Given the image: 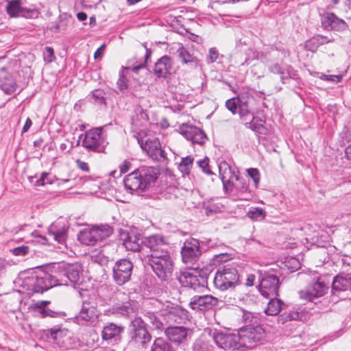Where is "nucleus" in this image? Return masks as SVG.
<instances>
[{
  "mask_svg": "<svg viewBox=\"0 0 351 351\" xmlns=\"http://www.w3.org/2000/svg\"><path fill=\"white\" fill-rule=\"evenodd\" d=\"M0 88L9 95L14 93L17 88L14 76L4 67L0 69Z\"/></svg>",
  "mask_w": 351,
  "mask_h": 351,
  "instance_id": "nucleus-26",
  "label": "nucleus"
},
{
  "mask_svg": "<svg viewBox=\"0 0 351 351\" xmlns=\"http://www.w3.org/2000/svg\"><path fill=\"white\" fill-rule=\"evenodd\" d=\"M141 149L154 160L163 162L166 160L165 152L162 149L160 141L158 138H147L145 141L142 138H138Z\"/></svg>",
  "mask_w": 351,
  "mask_h": 351,
  "instance_id": "nucleus-12",
  "label": "nucleus"
},
{
  "mask_svg": "<svg viewBox=\"0 0 351 351\" xmlns=\"http://www.w3.org/2000/svg\"><path fill=\"white\" fill-rule=\"evenodd\" d=\"M247 216L252 220L261 221L265 219L266 214L263 208H254L248 212Z\"/></svg>",
  "mask_w": 351,
  "mask_h": 351,
  "instance_id": "nucleus-46",
  "label": "nucleus"
},
{
  "mask_svg": "<svg viewBox=\"0 0 351 351\" xmlns=\"http://www.w3.org/2000/svg\"><path fill=\"white\" fill-rule=\"evenodd\" d=\"M334 38H328L326 36L316 35L305 42L304 48L309 51L315 52L321 45L334 42Z\"/></svg>",
  "mask_w": 351,
  "mask_h": 351,
  "instance_id": "nucleus-29",
  "label": "nucleus"
},
{
  "mask_svg": "<svg viewBox=\"0 0 351 351\" xmlns=\"http://www.w3.org/2000/svg\"><path fill=\"white\" fill-rule=\"evenodd\" d=\"M237 100H238V113L241 120L242 121L252 120L254 113L252 111L251 105L254 101V97L244 93L238 95Z\"/></svg>",
  "mask_w": 351,
  "mask_h": 351,
  "instance_id": "nucleus-18",
  "label": "nucleus"
},
{
  "mask_svg": "<svg viewBox=\"0 0 351 351\" xmlns=\"http://www.w3.org/2000/svg\"><path fill=\"white\" fill-rule=\"evenodd\" d=\"M158 175L156 168L143 166L125 176L124 186L131 193H142L156 182Z\"/></svg>",
  "mask_w": 351,
  "mask_h": 351,
  "instance_id": "nucleus-2",
  "label": "nucleus"
},
{
  "mask_svg": "<svg viewBox=\"0 0 351 351\" xmlns=\"http://www.w3.org/2000/svg\"><path fill=\"white\" fill-rule=\"evenodd\" d=\"M45 60L48 62H51L54 59V51L52 47H46L45 48Z\"/></svg>",
  "mask_w": 351,
  "mask_h": 351,
  "instance_id": "nucleus-56",
  "label": "nucleus"
},
{
  "mask_svg": "<svg viewBox=\"0 0 351 351\" xmlns=\"http://www.w3.org/2000/svg\"><path fill=\"white\" fill-rule=\"evenodd\" d=\"M132 164L128 160H125L122 165L119 166L120 171L121 173L128 172L131 168Z\"/></svg>",
  "mask_w": 351,
  "mask_h": 351,
  "instance_id": "nucleus-60",
  "label": "nucleus"
},
{
  "mask_svg": "<svg viewBox=\"0 0 351 351\" xmlns=\"http://www.w3.org/2000/svg\"><path fill=\"white\" fill-rule=\"evenodd\" d=\"M194 158L191 156H187L182 158L181 162L179 164V169L184 174L189 175L191 169L193 167Z\"/></svg>",
  "mask_w": 351,
  "mask_h": 351,
  "instance_id": "nucleus-44",
  "label": "nucleus"
},
{
  "mask_svg": "<svg viewBox=\"0 0 351 351\" xmlns=\"http://www.w3.org/2000/svg\"><path fill=\"white\" fill-rule=\"evenodd\" d=\"M197 166L202 171L203 173L207 175H212L213 172L209 165V158L205 157L202 160H197L196 162Z\"/></svg>",
  "mask_w": 351,
  "mask_h": 351,
  "instance_id": "nucleus-49",
  "label": "nucleus"
},
{
  "mask_svg": "<svg viewBox=\"0 0 351 351\" xmlns=\"http://www.w3.org/2000/svg\"><path fill=\"white\" fill-rule=\"evenodd\" d=\"M258 289L265 298H276L278 296L280 280L278 276L270 273L260 274Z\"/></svg>",
  "mask_w": 351,
  "mask_h": 351,
  "instance_id": "nucleus-8",
  "label": "nucleus"
},
{
  "mask_svg": "<svg viewBox=\"0 0 351 351\" xmlns=\"http://www.w3.org/2000/svg\"><path fill=\"white\" fill-rule=\"evenodd\" d=\"M197 273L201 287L204 288L207 284V280L210 274L209 269L208 268H203L200 270L197 269Z\"/></svg>",
  "mask_w": 351,
  "mask_h": 351,
  "instance_id": "nucleus-50",
  "label": "nucleus"
},
{
  "mask_svg": "<svg viewBox=\"0 0 351 351\" xmlns=\"http://www.w3.org/2000/svg\"><path fill=\"white\" fill-rule=\"evenodd\" d=\"M180 130V134L187 140L191 141L193 145L197 144L202 146L208 140L204 132L196 126L182 125Z\"/></svg>",
  "mask_w": 351,
  "mask_h": 351,
  "instance_id": "nucleus-17",
  "label": "nucleus"
},
{
  "mask_svg": "<svg viewBox=\"0 0 351 351\" xmlns=\"http://www.w3.org/2000/svg\"><path fill=\"white\" fill-rule=\"evenodd\" d=\"M124 331V327L121 325H117L114 323H107L103 328L101 335L104 340L115 339Z\"/></svg>",
  "mask_w": 351,
  "mask_h": 351,
  "instance_id": "nucleus-31",
  "label": "nucleus"
},
{
  "mask_svg": "<svg viewBox=\"0 0 351 351\" xmlns=\"http://www.w3.org/2000/svg\"><path fill=\"white\" fill-rule=\"evenodd\" d=\"M177 53L179 58L181 60L183 64H197L196 58L193 54L190 53L189 51L186 48H184L182 45L178 49Z\"/></svg>",
  "mask_w": 351,
  "mask_h": 351,
  "instance_id": "nucleus-41",
  "label": "nucleus"
},
{
  "mask_svg": "<svg viewBox=\"0 0 351 351\" xmlns=\"http://www.w3.org/2000/svg\"><path fill=\"white\" fill-rule=\"evenodd\" d=\"M50 303L49 301H38L34 304L33 308L37 309L39 313H40L43 317L50 316V317H56L57 313L50 310L49 308H46V306Z\"/></svg>",
  "mask_w": 351,
  "mask_h": 351,
  "instance_id": "nucleus-43",
  "label": "nucleus"
},
{
  "mask_svg": "<svg viewBox=\"0 0 351 351\" xmlns=\"http://www.w3.org/2000/svg\"><path fill=\"white\" fill-rule=\"evenodd\" d=\"M177 279L182 287L197 290L201 287L197 273V269H189L180 271L177 275Z\"/></svg>",
  "mask_w": 351,
  "mask_h": 351,
  "instance_id": "nucleus-21",
  "label": "nucleus"
},
{
  "mask_svg": "<svg viewBox=\"0 0 351 351\" xmlns=\"http://www.w3.org/2000/svg\"><path fill=\"white\" fill-rule=\"evenodd\" d=\"M218 167L223 189L226 193L235 190L240 193L241 199H249L252 197L253 195L246 178L236 174L226 161L221 162Z\"/></svg>",
  "mask_w": 351,
  "mask_h": 351,
  "instance_id": "nucleus-1",
  "label": "nucleus"
},
{
  "mask_svg": "<svg viewBox=\"0 0 351 351\" xmlns=\"http://www.w3.org/2000/svg\"><path fill=\"white\" fill-rule=\"evenodd\" d=\"M242 319L245 324V326L243 327L242 330H243V329H247V328L252 327L256 324V319L254 318L252 314L250 312H243Z\"/></svg>",
  "mask_w": 351,
  "mask_h": 351,
  "instance_id": "nucleus-48",
  "label": "nucleus"
},
{
  "mask_svg": "<svg viewBox=\"0 0 351 351\" xmlns=\"http://www.w3.org/2000/svg\"><path fill=\"white\" fill-rule=\"evenodd\" d=\"M193 330L183 326H168L165 329V335L167 340L177 346H186L191 341Z\"/></svg>",
  "mask_w": 351,
  "mask_h": 351,
  "instance_id": "nucleus-11",
  "label": "nucleus"
},
{
  "mask_svg": "<svg viewBox=\"0 0 351 351\" xmlns=\"http://www.w3.org/2000/svg\"><path fill=\"white\" fill-rule=\"evenodd\" d=\"M151 305L156 306V308H159L160 303L159 302L158 300H155V299H150L149 300L145 301V302H144L145 306L148 307L149 306H151Z\"/></svg>",
  "mask_w": 351,
  "mask_h": 351,
  "instance_id": "nucleus-62",
  "label": "nucleus"
},
{
  "mask_svg": "<svg viewBox=\"0 0 351 351\" xmlns=\"http://www.w3.org/2000/svg\"><path fill=\"white\" fill-rule=\"evenodd\" d=\"M206 345L200 340H196L193 346V351H206Z\"/></svg>",
  "mask_w": 351,
  "mask_h": 351,
  "instance_id": "nucleus-59",
  "label": "nucleus"
},
{
  "mask_svg": "<svg viewBox=\"0 0 351 351\" xmlns=\"http://www.w3.org/2000/svg\"><path fill=\"white\" fill-rule=\"evenodd\" d=\"M256 279V276L254 274H248L245 281V285L247 287H252L254 284V280Z\"/></svg>",
  "mask_w": 351,
  "mask_h": 351,
  "instance_id": "nucleus-63",
  "label": "nucleus"
},
{
  "mask_svg": "<svg viewBox=\"0 0 351 351\" xmlns=\"http://www.w3.org/2000/svg\"><path fill=\"white\" fill-rule=\"evenodd\" d=\"M133 263L128 258L117 261L112 267V279L114 282L122 286L131 280Z\"/></svg>",
  "mask_w": 351,
  "mask_h": 351,
  "instance_id": "nucleus-9",
  "label": "nucleus"
},
{
  "mask_svg": "<svg viewBox=\"0 0 351 351\" xmlns=\"http://www.w3.org/2000/svg\"><path fill=\"white\" fill-rule=\"evenodd\" d=\"M269 302L267 304V307L265 309V313L269 315H276L280 310L283 302L282 300L276 298H269Z\"/></svg>",
  "mask_w": 351,
  "mask_h": 351,
  "instance_id": "nucleus-38",
  "label": "nucleus"
},
{
  "mask_svg": "<svg viewBox=\"0 0 351 351\" xmlns=\"http://www.w3.org/2000/svg\"><path fill=\"white\" fill-rule=\"evenodd\" d=\"M226 107L233 114H235L238 112L239 106H238V100H237V97H233L228 99L226 101Z\"/></svg>",
  "mask_w": 351,
  "mask_h": 351,
  "instance_id": "nucleus-52",
  "label": "nucleus"
},
{
  "mask_svg": "<svg viewBox=\"0 0 351 351\" xmlns=\"http://www.w3.org/2000/svg\"><path fill=\"white\" fill-rule=\"evenodd\" d=\"M202 254L199 241L195 239L186 240L181 250L182 261L185 263H196Z\"/></svg>",
  "mask_w": 351,
  "mask_h": 351,
  "instance_id": "nucleus-15",
  "label": "nucleus"
},
{
  "mask_svg": "<svg viewBox=\"0 0 351 351\" xmlns=\"http://www.w3.org/2000/svg\"><path fill=\"white\" fill-rule=\"evenodd\" d=\"M245 125L247 128L255 132L258 134H265V131L266 130L265 127L262 123V120L261 119H256L253 115V119L252 120L248 121H243Z\"/></svg>",
  "mask_w": 351,
  "mask_h": 351,
  "instance_id": "nucleus-39",
  "label": "nucleus"
},
{
  "mask_svg": "<svg viewBox=\"0 0 351 351\" xmlns=\"http://www.w3.org/2000/svg\"><path fill=\"white\" fill-rule=\"evenodd\" d=\"M172 66L171 58L168 56L161 57L155 63L154 73L158 77H167Z\"/></svg>",
  "mask_w": 351,
  "mask_h": 351,
  "instance_id": "nucleus-27",
  "label": "nucleus"
},
{
  "mask_svg": "<svg viewBox=\"0 0 351 351\" xmlns=\"http://www.w3.org/2000/svg\"><path fill=\"white\" fill-rule=\"evenodd\" d=\"M103 128H94L85 132L82 145L95 153H103L108 144L106 139L101 135Z\"/></svg>",
  "mask_w": 351,
  "mask_h": 351,
  "instance_id": "nucleus-7",
  "label": "nucleus"
},
{
  "mask_svg": "<svg viewBox=\"0 0 351 351\" xmlns=\"http://www.w3.org/2000/svg\"><path fill=\"white\" fill-rule=\"evenodd\" d=\"M112 312L122 317H129L133 313V308L131 307L130 303L127 302L121 305L113 306Z\"/></svg>",
  "mask_w": 351,
  "mask_h": 351,
  "instance_id": "nucleus-42",
  "label": "nucleus"
},
{
  "mask_svg": "<svg viewBox=\"0 0 351 351\" xmlns=\"http://www.w3.org/2000/svg\"><path fill=\"white\" fill-rule=\"evenodd\" d=\"M105 92L102 89H95L92 91V99L95 104L102 105L106 104Z\"/></svg>",
  "mask_w": 351,
  "mask_h": 351,
  "instance_id": "nucleus-47",
  "label": "nucleus"
},
{
  "mask_svg": "<svg viewBox=\"0 0 351 351\" xmlns=\"http://www.w3.org/2000/svg\"><path fill=\"white\" fill-rule=\"evenodd\" d=\"M66 285V286H71L76 289L82 283L81 278L82 276L83 270L81 265L78 264H72L65 265Z\"/></svg>",
  "mask_w": 351,
  "mask_h": 351,
  "instance_id": "nucleus-24",
  "label": "nucleus"
},
{
  "mask_svg": "<svg viewBox=\"0 0 351 351\" xmlns=\"http://www.w3.org/2000/svg\"><path fill=\"white\" fill-rule=\"evenodd\" d=\"M213 340L219 348L224 350H235L240 347L239 337L234 334L217 332L213 335Z\"/></svg>",
  "mask_w": 351,
  "mask_h": 351,
  "instance_id": "nucleus-19",
  "label": "nucleus"
},
{
  "mask_svg": "<svg viewBox=\"0 0 351 351\" xmlns=\"http://www.w3.org/2000/svg\"><path fill=\"white\" fill-rule=\"evenodd\" d=\"M322 25L325 29L343 31L348 28L347 23L334 13H326L322 17Z\"/></svg>",
  "mask_w": 351,
  "mask_h": 351,
  "instance_id": "nucleus-23",
  "label": "nucleus"
},
{
  "mask_svg": "<svg viewBox=\"0 0 351 351\" xmlns=\"http://www.w3.org/2000/svg\"><path fill=\"white\" fill-rule=\"evenodd\" d=\"M142 244L150 250V254L147 256H157V252H169V244L164 236L152 234L145 237L141 241Z\"/></svg>",
  "mask_w": 351,
  "mask_h": 351,
  "instance_id": "nucleus-16",
  "label": "nucleus"
},
{
  "mask_svg": "<svg viewBox=\"0 0 351 351\" xmlns=\"http://www.w3.org/2000/svg\"><path fill=\"white\" fill-rule=\"evenodd\" d=\"M249 177L253 180L256 189L258 188L260 182V172L258 169L250 168L247 169Z\"/></svg>",
  "mask_w": 351,
  "mask_h": 351,
  "instance_id": "nucleus-51",
  "label": "nucleus"
},
{
  "mask_svg": "<svg viewBox=\"0 0 351 351\" xmlns=\"http://www.w3.org/2000/svg\"><path fill=\"white\" fill-rule=\"evenodd\" d=\"M77 167L82 171H84L85 172L89 171L88 165L86 162L81 161L80 160H77Z\"/></svg>",
  "mask_w": 351,
  "mask_h": 351,
  "instance_id": "nucleus-64",
  "label": "nucleus"
},
{
  "mask_svg": "<svg viewBox=\"0 0 351 351\" xmlns=\"http://www.w3.org/2000/svg\"><path fill=\"white\" fill-rule=\"evenodd\" d=\"M168 318L176 324H184L189 320L188 311L179 306L171 307L168 312Z\"/></svg>",
  "mask_w": 351,
  "mask_h": 351,
  "instance_id": "nucleus-30",
  "label": "nucleus"
},
{
  "mask_svg": "<svg viewBox=\"0 0 351 351\" xmlns=\"http://www.w3.org/2000/svg\"><path fill=\"white\" fill-rule=\"evenodd\" d=\"M6 11L10 16H23L27 19L36 18L38 14L36 10L21 7L20 0H12L10 1L7 5Z\"/></svg>",
  "mask_w": 351,
  "mask_h": 351,
  "instance_id": "nucleus-22",
  "label": "nucleus"
},
{
  "mask_svg": "<svg viewBox=\"0 0 351 351\" xmlns=\"http://www.w3.org/2000/svg\"><path fill=\"white\" fill-rule=\"evenodd\" d=\"M342 75H325L322 74L320 77L322 80L326 81L339 82L342 80Z\"/></svg>",
  "mask_w": 351,
  "mask_h": 351,
  "instance_id": "nucleus-55",
  "label": "nucleus"
},
{
  "mask_svg": "<svg viewBox=\"0 0 351 351\" xmlns=\"http://www.w3.org/2000/svg\"><path fill=\"white\" fill-rule=\"evenodd\" d=\"M219 300L211 295H195L191 297L189 306L197 312H206L217 306Z\"/></svg>",
  "mask_w": 351,
  "mask_h": 351,
  "instance_id": "nucleus-13",
  "label": "nucleus"
},
{
  "mask_svg": "<svg viewBox=\"0 0 351 351\" xmlns=\"http://www.w3.org/2000/svg\"><path fill=\"white\" fill-rule=\"evenodd\" d=\"M49 174L47 173H43L40 179H38L35 185L37 186H44L46 184L51 183V182L48 179Z\"/></svg>",
  "mask_w": 351,
  "mask_h": 351,
  "instance_id": "nucleus-58",
  "label": "nucleus"
},
{
  "mask_svg": "<svg viewBox=\"0 0 351 351\" xmlns=\"http://www.w3.org/2000/svg\"><path fill=\"white\" fill-rule=\"evenodd\" d=\"M106 48L105 44L101 45L95 52L94 58L95 60H100L103 56V52Z\"/></svg>",
  "mask_w": 351,
  "mask_h": 351,
  "instance_id": "nucleus-61",
  "label": "nucleus"
},
{
  "mask_svg": "<svg viewBox=\"0 0 351 351\" xmlns=\"http://www.w3.org/2000/svg\"><path fill=\"white\" fill-rule=\"evenodd\" d=\"M146 53L145 54V60L137 61L136 58L131 59L128 62V66L125 67H123V70L124 69H131L134 73H138V71L144 68L145 66V64L149 58H150L152 55V50L150 49L146 48Z\"/></svg>",
  "mask_w": 351,
  "mask_h": 351,
  "instance_id": "nucleus-33",
  "label": "nucleus"
},
{
  "mask_svg": "<svg viewBox=\"0 0 351 351\" xmlns=\"http://www.w3.org/2000/svg\"><path fill=\"white\" fill-rule=\"evenodd\" d=\"M47 335L48 338H51L54 343L60 347H64L63 343L65 339H69V332L66 328H62L58 326L47 330Z\"/></svg>",
  "mask_w": 351,
  "mask_h": 351,
  "instance_id": "nucleus-28",
  "label": "nucleus"
},
{
  "mask_svg": "<svg viewBox=\"0 0 351 351\" xmlns=\"http://www.w3.org/2000/svg\"><path fill=\"white\" fill-rule=\"evenodd\" d=\"M348 287V281L346 278L336 276L332 284V291H345Z\"/></svg>",
  "mask_w": 351,
  "mask_h": 351,
  "instance_id": "nucleus-45",
  "label": "nucleus"
},
{
  "mask_svg": "<svg viewBox=\"0 0 351 351\" xmlns=\"http://www.w3.org/2000/svg\"><path fill=\"white\" fill-rule=\"evenodd\" d=\"M29 247L27 245L16 247L11 250L14 256H25L29 253Z\"/></svg>",
  "mask_w": 351,
  "mask_h": 351,
  "instance_id": "nucleus-53",
  "label": "nucleus"
},
{
  "mask_svg": "<svg viewBox=\"0 0 351 351\" xmlns=\"http://www.w3.org/2000/svg\"><path fill=\"white\" fill-rule=\"evenodd\" d=\"M158 256H147L148 263L157 277L162 281H167L172 276L173 261L169 252H157Z\"/></svg>",
  "mask_w": 351,
  "mask_h": 351,
  "instance_id": "nucleus-5",
  "label": "nucleus"
},
{
  "mask_svg": "<svg viewBox=\"0 0 351 351\" xmlns=\"http://www.w3.org/2000/svg\"><path fill=\"white\" fill-rule=\"evenodd\" d=\"M150 351H173V348L167 340L157 337L152 343Z\"/></svg>",
  "mask_w": 351,
  "mask_h": 351,
  "instance_id": "nucleus-36",
  "label": "nucleus"
},
{
  "mask_svg": "<svg viewBox=\"0 0 351 351\" xmlns=\"http://www.w3.org/2000/svg\"><path fill=\"white\" fill-rule=\"evenodd\" d=\"M48 232L58 243H65L67 238V230L64 227L58 228V224L52 223L49 228Z\"/></svg>",
  "mask_w": 351,
  "mask_h": 351,
  "instance_id": "nucleus-32",
  "label": "nucleus"
},
{
  "mask_svg": "<svg viewBox=\"0 0 351 351\" xmlns=\"http://www.w3.org/2000/svg\"><path fill=\"white\" fill-rule=\"evenodd\" d=\"M241 276L234 263H229L219 267L213 278V284L220 291L233 290L241 284Z\"/></svg>",
  "mask_w": 351,
  "mask_h": 351,
  "instance_id": "nucleus-3",
  "label": "nucleus"
},
{
  "mask_svg": "<svg viewBox=\"0 0 351 351\" xmlns=\"http://www.w3.org/2000/svg\"><path fill=\"white\" fill-rule=\"evenodd\" d=\"M262 328L258 326H253L252 327L243 329V332H246L245 336L252 342L259 341L262 339Z\"/></svg>",
  "mask_w": 351,
  "mask_h": 351,
  "instance_id": "nucleus-40",
  "label": "nucleus"
},
{
  "mask_svg": "<svg viewBox=\"0 0 351 351\" xmlns=\"http://www.w3.org/2000/svg\"><path fill=\"white\" fill-rule=\"evenodd\" d=\"M328 289V287H326L324 282L317 280L308 287L307 290L301 291L299 293L301 298L313 301L315 298L323 296Z\"/></svg>",
  "mask_w": 351,
  "mask_h": 351,
  "instance_id": "nucleus-25",
  "label": "nucleus"
},
{
  "mask_svg": "<svg viewBox=\"0 0 351 351\" xmlns=\"http://www.w3.org/2000/svg\"><path fill=\"white\" fill-rule=\"evenodd\" d=\"M144 316L147 319L153 329L162 330L164 324L161 319L155 313V312L145 310Z\"/></svg>",
  "mask_w": 351,
  "mask_h": 351,
  "instance_id": "nucleus-35",
  "label": "nucleus"
},
{
  "mask_svg": "<svg viewBox=\"0 0 351 351\" xmlns=\"http://www.w3.org/2000/svg\"><path fill=\"white\" fill-rule=\"evenodd\" d=\"M128 80L126 77L123 74V71L120 73L119 74V78L117 81V86L118 88L121 91H123L128 88Z\"/></svg>",
  "mask_w": 351,
  "mask_h": 351,
  "instance_id": "nucleus-54",
  "label": "nucleus"
},
{
  "mask_svg": "<svg viewBox=\"0 0 351 351\" xmlns=\"http://www.w3.org/2000/svg\"><path fill=\"white\" fill-rule=\"evenodd\" d=\"M52 287L66 285L65 265H54L45 269Z\"/></svg>",
  "mask_w": 351,
  "mask_h": 351,
  "instance_id": "nucleus-20",
  "label": "nucleus"
},
{
  "mask_svg": "<svg viewBox=\"0 0 351 351\" xmlns=\"http://www.w3.org/2000/svg\"><path fill=\"white\" fill-rule=\"evenodd\" d=\"M128 335V345L138 349L147 348L152 339L147 324L141 317H135L131 320Z\"/></svg>",
  "mask_w": 351,
  "mask_h": 351,
  "instance_id": "nucleus-4",
  "label": "nucleus"
},
{
  "mask_svg": "<svg viewBox=\"0 0 351 351\" xmlns=\"http://www.w3.org/2000/svg\"><path fill=\"white\" fill-rule=\"evenodd\" d=\"M142 240L136 235L128 234L127 239L124 240L123 245L128 250L139 251Z\"/></svg>",
  "mask_w": 351,
  "mask_h": 351,
  "instance_id": "nucleus-37",
  "label": "nucleus"
},
{
  "mask_svg": "<svg viewBox=\"0 0 351 351\" xmlns=\"http://www.w3.org/2000/svg\"><path fill=\"white\" fill-rule=\"evenodd\" d=\"M291 66H288L286 69H283L278 63L271 64L269 66V71L274 74L280 75V80L282 84L286 83V80L291 78L290 69Z\"/></svg>",
  "mask_w": 351,
  "mask_h": 351,
  "instance_id": "nucleus-34",
  "label": "nucleus"
},
{
  "mask_svg": "<svg viewBox=\"0 0 351 351\" xmlns=\"http://www.w3.org/2000/svg\"><path fill=\"white\" fill-rule=\"evenodd\" d=\"M75 319L80 325L90 326L94 324L98 319L96 307L90 302L84 301L81 310Z\"/></svg>",
  "mask_w": 351,
  "mask_h": 351,
  "instance_id": "nucleus-14",
  "label": "nucleus"
},
{
  "mask_svg": "<svg viewBox=\"0 0 351 351\" xmlns=\"http://www.w3.org/2000/svg\"><path fill=\"white\" fill-rule=\"evenodd\" d=\"M219 56L218 51L215 47L210 48L209 49V55L208 58V62H215L217 61Z\"/></svg>",
  "mask_w": 351,
  "mask_h": 351,
  "instance_id": "nucleus-57",
  "label": "nucleus"
},
{
  "mask_svg": "<svg viewBox=\"0 0 351 351\" xmlns=\"http://www.w3.org/2000/svg\"><path fill=\"white\" fill-rule=\"evenodd\" d=\"M113 233V228L108 224L93 226L80 232L77 235L79 241L86 245H95L109 237Z\"/></svg>",
  "mask_w": 351,
  "mask_h": 351,
  "instance_id": "nucleus-6",
  "label": "nucleus"
},
{
  "mask_svg": "<svg viewBox=\"0 0 351 351\" xmlns=\"http://www.w3.org/2000/svg\"><path fill=\"white\" fill-rule=\"evenodd\" d=\"M27 289L33 293H43L52 288L51 282L45 269H38L29 276L25 282Z\"/></svg>",
  "mask_w": 351,
  "mask_h": 351,
  "instance_id": "nucleus-10",
  "label": "nucleus"
}]
</instances>
